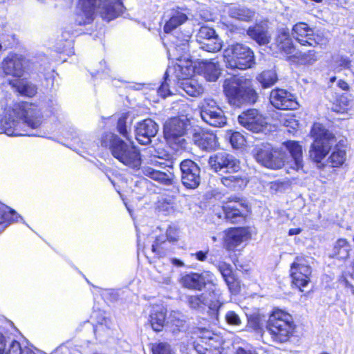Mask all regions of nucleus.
<instances>
[{
    "instance_id": "obj_60",
    "label": "nucleus",
    "mask_w": 354,
    "mask_h": 354,
    "mask_svg": "<svg viewBox=\"0 0 354 354\" xmlns=\"http://www.w3.org/2000/svg\"><path fill=\"white\" fill-rule=\"evenodd\" d=\"M171 262L174 266H176V267L180 268V267H183L185 266L184 263L181 260L176 259V258L171 259Z\"/></svg>"
},
{
    "instance_id": "obj_3",
    "label": "nucleus",
    "mask_w": 354,
    "mask_h": 354,
    "mask_svg": "<svg viewBox=\"0 0 354 354\" xmlns=\"http://www.w3.org/2000/svg\"><path fill=\"white\" fill-rule=\"evenodd\" d=\"M96 10L109 21L122 12L123 5L120 0H79L75 12V24L80 26L91 24Z\"/></svg>"
},
{
    "instance_id": "obj_16",
    "label": "nucleus",
    "mask_w": 354,
    "mask_h": 354,
    "mask_svg": "<svg viewBox=\"0 0 354 354\" xmlns=\"http://www.w3.org/2000/svg\"><path fill=\"white\" fill-rule=\"evenodd\" d=\"M180 167L183 184L189 189L198 187L201 182L199 167L191 160L182 161Z\"/></svg>"
},
{
    "instance_id": "obj_24",
    "label": "nucleus",
    "mask_w": 354,
    "mask_h": 354,
    "mask_svg": "<svg viewBox=\"0 0 354 354\" xmlns=\"http://www.w3.org/2000/svg\"><path fill=\"white\" fill-rule=\"evenodd\" d=\"M217 267L230 291L232 294H237L239 292L240 284L232 273L231 266L225 262H219Z\"/></svg>"
},
{
    "instance_id": "obj_61",
    "label": "nucleus",
    "mask_w": 354,
    "mask_h": 354,
    "mask_svg": "<svg viewBox=\"0 0 354 354\" xmlns=\"http://www.w3.org/2000/svg\"><path fill=\"white\" fill-rule=\"evenodd\" d=\"M300 228H292L289 230L288 234L290 236L299 234L301 232Z\"/></svg>"
},
{
    "instance_id": "obj_9",
    "label": "nucleus",
    "mask_w": 354,
    "mask_h": 354,
    "mask_svg": "<svg viewBox=\"0 0 354 354\" xmlns=\"http://www.w3.org/2000/svg\"><path fill=\"white\" fill-rule=\"evenodd\" d=\"M253 156L259 164L270 169L277 170L286 166V153L281 149L272 147L270 145L255 147Z\"/></svg>"
},
{
    "instance_id": "obj_46",
    "label": "nucleus",
    "mask_w": 354,
    "mask_h": 354,
    "mask_svg": "<svg viewBox=\"0 0 354 354\" xmlns=\"http://www.w3.org/2000/svg\"><path fill=\"white\" fill-rule=\"evenodd\" d=\"M104 323H98L94 328L95 335L100 342H104L111 335L109 320L104 319Z\"/></svg>"
},
{
    "instance_id": "obj_34",
    "label": "nucleus",
    "mask_w": 354,
    "mask_h": 354,
    "mask_svg": "<svg viewBox=\"0 0 354 354\" xmlns=\"http://www.w3.org/2000/svg\"><path fill=\"white\" fill-rule=\"evenodd\" d=\"M22 218L9 207L0 203V232L12 222H18Z\"/></svg>"
},
{
    "instance_id": "obj_26",
    "label": "nucleus",
    "mask_w": 354,
    "mask_h": 354,
    "mask_svg": "<svg viewBox=\"0 0 354 354\" xmlns=\"http://www.w3.org/2000/svg\"><path fill=\"white\" fill-rule=\"evenodd\" d=\"M142 174L163 185H170L173 183L174 175L171 172H164L145 166L142 168Z\"/></svg>"
},
{
    "instance_id": "obj_37",
    "label": "nucleus",
    "mask_w": 354,
    "mask_h": 354,
    "mask_svg": "<svg viewBox=\"0 0 354 354\" xmlns=\"http://www.w3.org/2000/svg\"><path fill=\"white\" fill-rule=\"evenodd\" d=\"M10 84L21 95L32 97L37 93V88L35 85L25 80H15Z\"/></svg>"
},
{
    "instance_id": "obj_28",
    "label": "nucleus",
    "mask_w": 354,
    "mask_h": 354,
    "mask_svg": "<svg viewBox=\"0 0 354 354\" xmlns=\"http://www.w3.org/2000/svg\"><path fill=\"white\" fill-rule=\"evenodd\" d=\"M331 153L327 159L328 164L331 167H339L344 165L346 159V151L342 141L335 142L333 145Z\"/></svg>"
},
{
    "instance_id": "obj_27",
    "label": "nucleus",
    "mask_w": 354,
    "mask_h": 354,
    "mask_svg": "<svg viewBox=\"0 0 354 354\" xmlns=\"http://www.w3.org/2000/svg\"><path fill=\"white\" fill-rule=\"evenodd\" d=\"M142 174L163 185H170L173 183L174 175L171 172H164L145 166L142 168Z\"/></svg>"
},
{
    "instance_id": "obj_8",
    "label": "nucleus",
    "mask_w": 354,
    "mask_h": 354,
    "mask_svg": "<svg viewBox=\"0 0 354 354\" xmlns=\"http://www.w3.org/2000/svg\"><path fill=\"white\" fill-rule=\"evenodd\" d=\"M225 66L230 69L245 70L254 64L253 51L247 46L236 43L223 51Z\"/></svg>"
},
{
    "instance_id": "obj_23",
    "label": "nucleus",
    "mask_w": 354,
    "mask_h": 354,
    "mask_svg": "<svg viewBox=\"0 0 354 354\" xmlns=\"http://www.w3.org/2000/svg\"><path fill=\"white\" fill-rule=\"evenodd\" d=\"M248 238L247 230L233 228L227 231L225 239V247L228 250H234Z\"/></svg>"
},
{
    "instance_id": "obj_6",
    "label": "nucleus",
    "mask_w": 354,
    "mask_h": 354,
    "mask_svg": "<svg viewBox=\"0 0 354 354\" xmlns=\"http://www.w3.org/2000/svg\"><path fill=\"white\" fill-rule=\"evenodd\" d=\"M311 135L314 140L310 147L309 156L319 168H322L324 167L322 161L335 145L336 137L320 124L313 125Z\"/></svg>"
},
{
    "instance_id": "obj_53",
    "label": "nucleus",
    "mask_w": 354,
    "mask_h": 354,
    "mask_svg": "<svg viewBox=\"0 0 354 354\" xmlns=\"http://www.w3.org/2000/svg\"><path fill=\"white\" fill-rule=\"evenodd\" d=\"M336 68L342 70L349 68L351 66V61L346 57H338L335 59Z\"/></svg>"
},
{
    "instance_id": "obj_57",
    "label": "nucleus",
    "mask_w": 354,
    "mask_h": 354,
    "mask_svg": "<svg viewBox=\"0 0 354 354\" xmlns=\"http://www.w3.org/2000/svg\"><path fill=\"white\" fill-rule=\"evenodd\" d=\"M207 252L198 251L194 254H192V256H194L196 259L200 261H204L207 259Z\"/></svg>"
},
{
    "instance_id": "obj_21",
    "label": "nucleus",
    "mask_w": 354,
    "mask_h": 354,
    "mask_svg": "<svg viewBox=\"0 0 354 354\" xmlns=\"http://www.w3.org/2000/svg\"><path fill=\"white\" fill-rule=\"evenodd\" d=\"M158 125L151 119H145L136 126V138L141 145H148L158 133Z\"/></svg>"
},
{
    "instance_id": "obj_5",
    "label": "nucleus",
    "mask_w": 354,
    "mask_h": 354,
    "mask_svg": "<svg viewBox=\"0 0 354 354\" xmlns=\"http://www.w3.org/2000/svg\"><path fill=\"white\" fill-rule=\"evenodd\" d=\"M223 91L230 104L240 107L245 104L257 102L258 95L250 86V81L243 77L232 76L223 82Z\"/></svg>"
},
{
    "instance_id": "obj_50",
    "label": "nucleus",
    "mask_w": 354,
    "mask_h": 354,
    "mask_svg": "<svg viewBox=\"0 0 354 354\" xmlns=\"http://www.w3.org/2000/svg\"><path fill=\"white\" fill-rule=\"evenodd\" d=\"M226 323L231 326H239L242 322L239 315L233 310H228L225 315Z\"/></svg>"
},
{
    "instance_id": "obj_43",
    "label": "nucleus",
    "mask_w": 354,
    "mask_h": 354,
    "mask_svg": "<svg viewBox=\"0 0 354 354\" xmlns=\"http://www.w3.org/2000/svg\"><path fill=\"white\" fill-rule=\"evenodd\" d=\"M178 240V234L176 230L172 227H169L165 234L158 236L156 239V243L152 245V250L156 252L158 250V246L164 243L166 241L169 242H175Z\"/></svg>"
},
{
    "instance_id": "obj_13",
    "label": "nucleus",
    "mask_w": 354,
    "mask_h": 354,
    "mask_svg": "<svg viewBox=\"0 0 354 354\" xmlns=\"http://www.w3.org/2000/svg\"><path fill=\"white\" fill-rule=\"evenodd\" d=\"M292 36L303 46H322L328 42L323 34H315L314 30L303 22L297 23L292 27Z\"/></svg>"
},
{
    "instance_id": "obj_20",
    "label": "nucleus",
    "mask_w": 354,
    "mask_h": 354,
    "mask_svg": "<svg viewBox=\"0 0 354 354\" xmlns=\"http://www.w3.org/2000/svg\"><path fill=\"white\" fill-rule=\"evenodd\" d=\"M283 147L289 152L291 160H286V171L288 174L299 171L303 168L302 147L298 142L288 140L282 144Z\"/></svg>"
},
{
    "instance_id": "obj_11",
    "label": "nucleus",
    "mask_w": 354,
    "mask_h": 354,
    "mask_svg": "<svg viewBox=\"0 0 354 354\" xmlns=\"http://www.w3.org/2000/svg\"><path fill=\"white\" fill-rule=\"evenodd\" d=\"M187 303L190 308L202 311L207 306L213 314L217 316L218 311L223 303L221 301V294L215 287L208 292L201 295L187 296Z\"/></svg>"
},
{
    "instance_id": "obj_48",
    "label": "nucleus",
    "mask_w": 354,
    "mask_h": 354,
    "mask_svg": "<svg viewBox=\"0 0 354 354\" xmlns=\"http://www.w3.org/2000/svg\"><path fill=\"white\" fill-rule=\"evenodd\" d=\"M216 35L215 30L213 28L207 26H202L198 32L197 41L198 43H201Z\"/></svg>"
},
{
    "instance_id": "obj_63",
    "label": "nucleus",
    "mask_w": 354,
    "mask_h": 354,
    "mask_svg": "<svg viewBox=\"0 0 354 354\" xmlns=\"http://www.w3.org/2000/svg\"><path fill=\"white\" fill-rule=\"evenodd\" d=\"M50 102L52 105L50 106L51 109L50 110V113H52L56 109L55 106H57V104H54L52 101Z\"/></svg>"
},
{
    "instance_id": "obj_41",
    "label": "nucleus",
    "mask_w": 354,
    "mask_h": 354,
    "mask_svg": "<svg viewBox=\"0 0 354 354\" xmlns=\"http://www.w3.org/2000/svg\"><path fill=\"white\" fill-rule=\"evenodd\" d=\"M228 13L232 18L249 21L253 18L254 12L250 9H248L240 6H233L229 8Z\"/></svg>"
},
{
    "instance_id": "obj_7",
    "label": "nucleus",
    "mask_w": 354,
    "mask_h": 354,
    "mask_svg": "<svg viewBox=\"0 0 354 354\" xmlns=\"http://www.w3.org/2000/svg\"><path fill=\"white\" fill-rule=\"evenodd\" d=\"M266 328L274 342L283 343L293 335L296 325L290 314L276 308L269 316Z\"/></svg>"
},
{
    "instance_id": "obj_2",
    "label": "nucleus",
    "mask_w": 354,
    "mask_h": 354,
    "mask_svg": "<svg viewBox=\"0 0 354 354\" xmlns=\"http://www.w3.org/2000/svg\"><path fill=\"white\" fill-rule=\"evenodd\" d=\"M189 34L183 35L182 39L179 35L164 38L168 58L177 62L173 66L168 67L165 75L174 76L178 82L189 79L193 75L195 67L189 54Z\"/></svg>"
},
{
    "instance_id": "obj_55",
    "label": "nucleus",
    "mask_w": 354,
    "mask_h": 354,
    "mask_svg": "<svg viewBox=\"0 0 354 354\" xmlns=\"http://www.w3.org/2000/svg\"><path fill=\"white\" fill-rule=\"evenodd\" d=\"M281 122L284 126L290 127L292 129H295L297 126V121L292 117H290L288 119L283 118L281 119Z\"/></svg>"
},
{
    "instance_id": "obj_45",
    "label": "nucleus",
    "mask_w": 354,
    "mask_h": 354,
    "mask_svg": "<svg viewBox=\"0 0 354 354\" xmlns=\"http://www.w3.org/2000/svg\"><path fill=\"white\" fill-rule=\"evenodd\" d=\"M200 48L207 52H218L222 48L221 39L217 35L199 43Z\"/></svg>"
},
{
    "instance_id": "obj_36",
    "label": "nucleus",
    "mask_w": 354,
    "mask_h": 354,
    "mask_svg": "<svg viewBox=\"0 0 354 354\" xmlns=\"http://www.w3.org/2000/svg\"><path fill=\"white\" fill-rule=\"evenodd\" d=\"M178 85L190 96L196 97L204 91L203 86L193 78H189L182 82H178Z\"/></svg>"
},
{
    "instance_id": "obj_58",
    "label": "nucleus",
    "mask_w": 354,
    "mask_h": 354,
    "mask_svg": "<svg viewBox=\"0 0 354 354\" xmlns=\"http://www.w3.org/2000/svg\"><path fill=\"white\" fill-rule=\"evenodd\" d=\"M100 64L101 66V68L100 70H97V73L99 74L100 73H102V77H105V76L108 75V71H109V69L107 68L105 61L100 62Z\"/></svg>"
},
{
    "instance_id": "obj_33",
    "label": "nucleus",
    "mask_w": 354,
    "mask_h": 354,
    "mask_svg": "<svg viewBox=\"0 0 354 354\" xmlns=\"http://www.w3.org/2000/svg\"><path fill=\"white\" fill-rule=\"evenodd\" d=\"M248 35L259 45H264L269 43L270 35L268 33L266 26L257 24L248 28Z\"/></svg>"
},
{
    "instance_id": "obj_38",
    "label": "nucleus",
    "mask_w": 354,
    "mask_h": 354,
    "mask_svg": "<svg viewBox=\"0 0 354 354\" xmlns=\"http://www.w3.org/2000/svg\"><path fill=\"white\" fill-rule=\"evenodd\" d=\"M277 43L280 50L286 54H291L294 51L292 39L288 28H281L277 37Z\"/></svg>"
},
{
    "instance_id": "obj_51",
    "label": "nucleus",
    "mask_w": 354,
    "mask_h": 354,
    "mask_svg": "<svg viewBox=\"0 0 354 354\" xmlns=\"http://www.w3.org/2000/svg\"><path fill=\"white\" fill-rule=\"evenodd\" d=\"M229 140L233 148L235 149L241 148L244 145L245 141L243 136L239 132L232 133L229 138Z\"/></svg>"
},
{
    "instance_id": "obj_15",
    "label": "nucleus",
    "mask_w": 354,
    "mask_h": 354,
    "mask_svg": "<svg viewBox=\"0 0 354 354\" xmlns=\"http://www.w3.org/2000/svg\"><path fill=\"white\" fill-rule=\"evenodd\" d=\"M164 18L165 20L164 31L166 35L162 37V42L164 43V38L168 37L171 35H179L180 39H182L183 36L185 35V34L178 31L175 32L174 34H171V32L188 19L187 15L185 12V10L179 7L169 9L165 12L164 15ZM187 34H189V35L191 36L190 32H187L185 35Z\"/></svg>"
},
{
    "instance_id": "obj_44",
    "label": "nucleus",
    "mask_w": 354,
    "mask_h": 354,
    "mask_svg": "<svg viewBox=\"0 0 354 354\" xmlns=\"http://www.w3.org/2000/svg\"><path fill=\"white\" fill-rule=\"evenodd\" d=\"M257 79L263 88H268L277 82V75L275 71L270 70L262 72Z\"/></svg>"
},
{
    "instance_id": "obj_4",
    "label": "nucleus",
    "mask_w": 354,
    "mask_h": 354,
    "mask_svg": "<svg viewBox=\"0 0 354 354\" xmlns=\"http://www.w3.org/2000/svg\"><path fill=\"white\" fill-rule=\"evenodd\" d=\"M102 145L108 147L111 155L120 162L134 171L140 169L141 153L133 142H126L113 133H106L102 138Z\"/></svg>"
},
{
    "instance_id": "obj_1",
    "label": "nucleus",
    "mask_w": 354,
    "mask_h": 354,
    "mask_svg": "<svg viewBox=\"0 0 354 354\" xmlns=\"http://www.w3.org/2000/svg\"><path fill=\"white\" fill-rule=\"evenodd\" d=\"M41 109L29 102H22L15 106L0 120V133L10 136H35L32 132L42 123Z\"/></svg>"
},
{
    "instance_id": "obj_59",
    "label": "nucleus",
    "mask_w": 354,
    "mask_h": 354,
    "mask_svg": "<svg viewBox=\"0 0 354 354\" xmlns=\"http://www.w3.org/2000/svg\"><path fill=\"white\" fill-rule=\"evenodd\" d=\"M338 86L344 91H348L349 86L348 83L342 80H340L337 83Z\"/></svg>"
},
{
    "instance_id": "obj_47",
    "label": "nucleus",
    "mask_w": 354,
    "mask_h": 354,
    "mask_svg": "<svg viewBox=\"0 0 354 354\" xmlns=\"http://www.w3.org/2000/svg\"><path fill=\"white\" fill-rule=\"evenodd\" d=\"M297 57L299 62L303 64H313L317 59V54L315 50H308L306 53H300Z\"/></svg>"
},
{
    "instance_id": "obj_14",
    "label": "nucleus",
    "mask_w": 354,
    "mask_h": 354,
    "mask_svg": "<svg viewBox=\"0 0 354 354\" xmlns=\"http://www.w3.org/2000/svg\"><path fill=\"white\" fill-rule=\"evenodd\" d=\"M208 163L216 172L235 174L241 169L240 161L233 155L225 151L218 152L211 156Z\"/></svg>"
},
{
    "instance_id": "obj_40",
    "label": "nucleus",
    "mask_w": 354,
    "mask_h": 354,
    "mask_svg": "<svg viewBox=\"0 0 354 354\" xmlns=\"http://www.w3.org/2000/svg\"><path fill=\"white\" fill-rule=\"evenodd\" d=\"M201 68L207 81L215 82L220 76L221 68L218 63L206 61L202 63Z\"/></svg>"
},
{
    "instance_id": "obj_52",
    "label": "nucleus",
    "mask_w": 354,
    "mask_h": 354,
    "mask_svg": "<svg viewBox=\"0 0 354 354\" xmlns=\"http://www.w3.org/2000/svg\"><path fill=\"white\" fill-rule=\"evenodd\" d=\"M153 354H174L169 344L165 342L158 344L153 348Z\"/></svg>"
},
{
    "instance_id": "obj_31",
    "label": "nucleus",
    "mask_w": 354,
    "mask_h": 354,
    "mask_svg": "<svg viewBox=\"0 0 354 354\" xmlns=\"http://www.w3.org/2000/svg\"><path fill=\"white\" fill-rule=\"evenodd\" d=\"M193 139L196 145L205 150H213L217 147L216 136L212 133H195Z\"/></svg>"
},
{
    "instance_id": "obj_62",
    "label": "nucleus",
    "mask_w": 354,
    "mask_h": 354,
    "mask_svg": "<svg viewBox=\"0 0 354 354\" xmlns=\"http://www.w3.org/2000/svg\"><path fill=\"white\" fill-rule=\"evenodd\" d=\"M178 328H180L183 326V321L180 319L176 320V323L174 324Z\"/></svg>"
},
{
    "instance_id": "obj_32",
    "label": "nucleus",
    "mask_w": 354,
    "mask_h": 354,
    "mask_svg": "<svg viewBox=\"0 0 354 354\" xmlns=\"http://www.w3.org/2000/svg\"><path fill=\"white\" fill-rule=\"evenodd\" d=\"M351 250V246L348 241L345 239H339L334 243L329 257L344 261L349 257Z\"/></svg>"
},
{
    "instance_id": "obj_19",
    "label": "nucleus",
    "mask_w": 354,
    "mask_h": 354,
    "mask_svg": "<svg viewBox=\"0 0 354 354\" xmlns=\"http://www.w3.org/2000/svg\"><path fill=\"white\" fill-rule=\"evenodd\" d=\"M270 101L278 109L295 110L299 107L295 96L285 89L272 90L270 95Z\"/></svg>"
},
{
    "instance_id": "obj_18",
    "label": "nucleus",
    "mask_w": 354,
    "mask_h": 354,
    "mask_svg": "<svg viewBox=\"0 0 354 354\" xmlns=\"http://www.w3.org/2000/svg\"><path fill=\"white\" fill-rule=\"evenodd\" d=\"M311 268L306 265L301 259L297 258L290 267V277L292 283L301 291L310 281L311 275Z\"/></svg>"
},
{
    "instance_id": "obj_54",
    "label": "nucleus",
    "mask_w": 354,
    "mask_h": 354,
    "mask_svg": "<svg viewBox=\"0 0 354 354\" xmlns=\"http://www.w3.org/2000/svg\"><path fill=\"white\" fill-rule=\"evenodd\" d=\"M169 77V76L165 75V82L159 86L157 90L158 94L164 98L171 95V91L169 89V85L167 82Z\"/></svg>"
},
{
    "instance_id": "obj_39",
    "label": "nucleus",
    "mask_w": 354,
    "mask_h": 354,
    "mask_svg": "<svg viewBox=\"0 0 354 354\" xmlns=\"http://www.w3.org/2000/svg\"><path fill=\"white\" fill-rule=\"evenodd\" d=\"M166 312V309L163 307L153 310L149 322L153 330L159 332L162 330L165 323Z\"/></svg>"
},
{
    "instance_id": "obj_29",
    "label": "nucleus",
    "mask_w": 354,
    "mask_h": 354,
    "mask_svg": "<svg viewBox=\"0 0 354 354\" xmlns=\"http://www.w3.org/2000/svg\"><path fill=\"white\" fill-rule=\"evenodd\" d=\"M180 283L186 288L201 290L206 284V277L203 274L190 273L182 277Z\"/></svg>"
},
{
    "instance_id": "obj_30",
    "label": "nucleus",
    "mask_w": 354,
    "mask_h": 354,
    "mask_svg": "<svg viewBox=\"0 0 354 354\" xmlns=\"http://www.w3.org/2000/svg\"><path fill=\"white\" fill-rule=\"evenodd\" d=\"M221 181L224 186L234 190L242 189L248 183L245 176L239 174V171L223 176L221 178Z\"/></svg>"
},
{
    "instance_id": "obj_56",
    "label": "nucleus",
    "mask_w": 354,
    "mask_h": 354,
    "mask_svg": "<svg viewBox=\"0 0 354 354\" xmlns=\"http://www.w3.org/2000/svg\"><path fill=\"white\" fill-rule=\"evenodd\" d=\"M339 102L340 104H343V106H344V107L342 108L343 110H345L351 104V100H349L346 95H341L339 99Z\"/></svg>"
},
{
    "instance_id": "obj_25",
    "label": "nucleus",
    "mask_w": 354,
    "mask_h": 354,
    "mask_svg": "<svg viewBox=\"0 0 354 354\" xmlns=\"http://www.w3.org/2000/svg\"><path fill=\"white\" fill-rule=\"evenodd\" d=\"M28 351H32L30 348H22L19 342L6 338L0 333V354H26Z\"/></svg>"
},
{
    "instance_id": "obj_42",
    "label": "nucleus",
    "mask_w": 354,
    "mask_h": 354,
    "mask_svg": "<svg viewBox=\"0 0 354 354\" xmlns=\"http://www.w3.org/2000/svg\"><path fill=\"white\" fill-rule=\"evenodd\" d=\"M239 207H242V203L237 201H230L223 206L225 218L227 219L232 220L239 216L241 214Z\"/></svg>"
},
{
    "instance_id": "obj_22",
    "label": "nucleus",
    "mask_w": 354,
    "mask_h": 354,
    "mask_svg": "<svg viewBox=\"0 0 354 354\" xmlns=\"http://www.w3.org/2000/svg\"><path fill=\"white\" fill-rule=\"evenodd\" d=\"M24 73V58L21 55L10 53L3 59L0 67V75L6 74L21 77Z\"/></svg>"
},
{
    "instance_id": "obj_49",
    "label": "nucleus",
    "mask_w": 354,
    "mask_h": 354,
    "mask_svg": "<svg viewBox=\"0 0 354 354\" xmlns=\"http://www.w3.org/2000/svg\"><path fill=\"white\" fill-rule=\"evenodd\" d=\"M128 119V116L127 115H122L118 121L117 123V129L118 131L121 134L124 138L127 139H129V133L127 129V120Z\"/></svg>"
},
{
    "instance_id": "obj_17",
    "label": "nucleus",
    "mask_w": 354,
    "mask_h": 354,
    "mask_svg": "<svg viewBox=\"0 0 354 354\" xmlns=\"http://www.w3.org/2000/svg\"><path fill=\"white\" fill-rule=\"evenodd\" d=\"M239 123L252 132H260L266 124V118L257 109H251L243 111L238 118Z\"/></svg>"
},
{
    "instance_id": "obj_64",
    "label": "nucleus",
    "mask_w": 354,
    "mask_h": 354,
    "mask_svg": "<svg viewBox=\"0 0 354 354\" xmlns=\"http://www.w3.org/2000/svg\"><path fill=\"white\" fill-rule=\"evenodd\" d=\"M348 288L350 290L351 292L354 295V286L349 285L348 286Z\"/></svg>"
},
{
    "instance_id": "obj_10",
    "label": "nucleus",
    "mask_w": 354,
    "mask_h": 354,
    "mask_svg": "<svg viewBox=\"0 0 354 354\" xmlns=\"http://www.w3.org/2000/svg\"><path fill=\"white\" fill-rule=\"evenodd\" d=\"M188 121L179 118L168 120L164 125V136L171 147L178 151L186 147L187 142L183 138Z\"/></svg>"
},
{
    "instance_id": "obj_35",
    "label": "nucleus",
    "mask_w": 354,
    "mask_h": 354,
    "mask_svg": "<svg viewBox=\"0 0 354 354\" xmlns=\"http://www.w3.org/2000/svg\"><path fill=\"white\" fill-rule=\"evenodd\" d=\"M149 162L153 165H159L161 167H167L166 161L169 159L170 155L161 148H149Z\"/></svg>"
},
{
    "instance_id": "obj_12",
    "label": "nucleus",
    "mask_w": 354,
    "mask_h": 354,
    "mask_svg": "<svg viewBox=\"0 0 354 354\" xmlns=\"http://www.w3.org/2000/svg\"><path fill=\"white\" fill-rule=\"evenodd\" d=\"M202 120L214 127H223L227 123L223 111L212 98L203 99L199 105Z\"/></svg>"
}]
</instances>
